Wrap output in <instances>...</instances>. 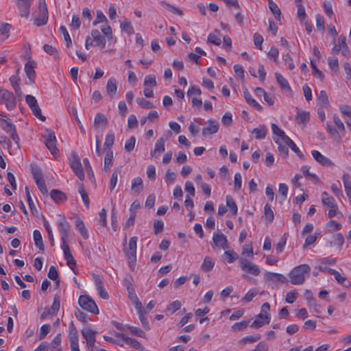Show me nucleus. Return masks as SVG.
Listing matches in <instances>:
<instances>
[{
  "mask_svg": "<svg viewBox=\"0 0 351 351\" xmlns=\"http://www.w3.org/2000/svg\"><path fill=\"white\" fill-rule=\"evenodd\" d=\"M297 7V16L300 21H303L306 18V14L305 12L304 7L302 3H298Z\"/></svg>",
  "mask_w": 351,
  "mask_h": 351,
  "instance_id": "obj_56",
  "label": "nucleus"
},
{
  "mask_svg": "<svg viewBox=\"0 0 351 351\" xmlns=\"http://www.w3.org/2000/svg\"><path fill=\"white\" fill-rule=\"evenodd\" d=\"M265 278L274 282H285L286 281V278L283 275L269 271L265 274Z\"/></svg>",
  "mask_w": 351,
  "mask_h": 351,
  "instance_id": "obj_30",
  "label": "nucleus"
},
{
  "mask_svg": "<svg viewBox=\"0 0 351 351\" xmlns=\"http://www.w3.org/2000/svg\"><path fill=\"white\" fill-rule=\"evenodd\" d=\"M25 71L29 80L32 82H34L35 78L34 63L32 62H28L25 66Z\"/></svg>",
  "mask_w": 351,
  "mask_h": 351,
  "instance_id": "obj_38",
  "label": "nucleus"
},
{
  "mask_svg": "<svg viewBox=\"0 0 351 351\" xmlns=\"http://www.w3.org/2000/svg\"><path fill=\"white\" fill-rule=\"evenodd\" d=\"M226 205L231 210L234 215H236L237 213L238 209L236 202L234 200V199L230 195H228L226 197Z\"/></svg>",
  "mask_w": 351,
  "mask_h": 351,
  "instance_id": "obj_50",
  "label": "nucleus"
},
{
  "mask_svg": "<svg viewBox=\"0 0 351 351\" xmlns=\"http://www.w3.org/2000/svg\"><path fill=\"white\" fill-rule=\"evenodd\" d=\"M25 195L27 197V203H28L29 209L34 215L37 216L38 215V212L36 208L35 204L33 202V200L31 197L30 193H29V189L27 186H25Z\"/></svg>",
  "mask_w": 351,
  "mask_h": 351,
  "instance_id": "obj_37",
  "label": "nucleus"
},
{
  "mask_svg": "<svg viewBox=\"0 0 351 351\" xmlns=\"http://www.w3.org/2000/svg\"><path fill=\"white\" fill-rule=\"evenodd\" d=\"M79 335L73 322L69 325V339L71 350H77L79 348Z\"/></svg>",
  "mask_w": 351,
  "mask_h": 351,
  "instance_id": "obj_16",
  "label": "nucleus"
},
{
  "mask_svg": "<svg viewBox=\"0 0 351 351\" xmlns=\"http://www.w3.org/2000/svg\"><path fill=\"white\" fill-rule=\"evenodd\" d=\"M261 336L259 334H256L255 335L247 336L239 341V345H245L247 343H252L258 341L261 339Z\"/></svg>",
  "mask_w": 351,
  "mask_h": 351,
  "instance_id": "obj_42",
  "label": "nucleus"
},
{
  "mask_svg": "<svg viewBox=\"0 0 351 351\" xmlns=\"http://www.w3.org/2000/svg\"><path fill=\"white\" fill-rule=\"evenodd\" d=\"M215 265V261L210 257L206 256L201 265V269L204 272L210 271Z\"/></svg>",
  "mask_w": 351,
  "mask_h": 351,
  "instance_id": "obj_34",
  "label": "nucleus"
},
{
  "mask_svg": "<svg viewBox=\"0 0 351 351\" xmlns=\"http://www.w3.org/2000/svg\"><path fill=\"white\" fill-rule=\"evenodd\" d=\"M69 164L77 178L80 180H84V173L80 158L75 154L72 155Z\"/></svg>",
  "mask_w": 351,
  "mask_h": 351,
  "instance_id": "obj_13",
  "label": "nucleus"
},
{
  "mask_svg": "<svg viewBox=\"0 0 351 351\" xmlns=\"http://www.w3.org/2000/svg\"><path fill=\"white\" fill-rule=\"evenodd\" d=\"M17 6L20 10V14L23 17L27 18L29 14L31 0H16Z\"/></svg>",
  "mask_w": 351,
  "mask_h": 351,
  "instance_id": "obj_22",
  "label": "nucleus"
},
{
  "mask_svg": "<svg viewBox=\"0 0 351 351\" xmlns=\"http://www.w3.org/2000/svg\"><path fill=\"white\" fill-rule=\"evenodd\" d=\"M75 225L77 229L80 231L81 234L84 239H87L88 237L87 230L85 228L84 223L82 221L77 219L75 221Z\"/></svg>",
  "mask_w": 351,
  "mask_h": 351,
  "instance_id": "obj_51",
  "label": "nucleus"
},
{
  "mask_svg": "<svg viewBox=\"0 0 351 351\" xmlns=\"http://www.w3.org/2000/svg\"><path fill=\"white\" fill-rule=\"evenodd\" d=\"M137 311H138V313L139 315V319L141 320V322L143 326L147 330H149V322H148V321L147 319V317H146V312H145V311L143 309V307H141V308H138Z\"/></svg>",
  "mask_w": 351,
  "mask_h": 351,
  "instance_id": "obj_43",
  "label": "nucleus"
},
{
  "mask_svg": "<svg viewBox=\"0 0 351 351\" xmlns=\"http://www.w3.org/2000/svg\"><path fill=\"white\" fill-rule=\"evenodd\" d=\"M136 143V138L134 136H131L126 141L125 144V149L128 152H131L134 149Z\"/></svg>",
  "mask_w": 351,
  "mask_h": 351,
  "instance_id": "obj_59",
  "label": "nucleus"
},
{
  "mask_svg": "<svg viewBox=\"0 0 351 351\" xmlns=\"http://www.w3.org/2000/svg\"><path fill=\"white\" fill-rule=\"evenodd\" d=\"M265 219L269 222H272L274 218L273 210L269 204H266L264 208Z\"/></svg>",
  "mask_w": 351,
  "mask_h": 351,
  "instance_id": "obj_61",
  "label": "nucleus"
},
{
  "mask_svg": "<svg viewBox=\"0 0 351 351\" xmlns=\"http://www.w3.org/2000/svg\"><path fill=\"white\" fill-rule=\"evenodd\" d=\"M290 139L291 138L285 134L284 131L282 132V134H280L277 136H274L275 143L278 145V152L285 158H287L289 154V149L287 147V144Z\"/></svg>",
  "mask_w": 351,
  "mask_h": 351,
  "instance_id": "obj_10",
  "label": "nucleus"
},
{
  "mask_svg": "<svg viewBox=\"0 0 351 351\" xmlns=\"http://www.w3.org/2000/svg\"><path fill=\"white\" fill-rule=\"evenodd\" d=\"M59 231L61 234V239H68L70 235V226L65 217H62L58 222Z\"/></svg>",
  "mask_w": 351,
  "mask_h": 351,
  "instance_id": "obj_17",
  "label": "nucleus"
},
{
  "mask_svg": "<svg viewBox=\"0 0 351 351\" xmlns=\"http://www.w3.org/2000/svg\"><path fill=\"white\" fill-rule=\"evenodd\" d=\"M117 80L114 77H110L107 82L106 92L109 95L110 97L112 99L117 92Z\"/></svg>",
  "mask_w": 351,
  "mask_h": 351,
  "instance_id": "obj_26",
  "label": "nucleus"
},
{
  "mask_svg": "<svg viewBox=\"0 0 351 351\" xmlns=\"http://www.w3.org/2000/svg\"><path fill=\"white\" fill-rule=\"evenodd\" d=\"M129 298L131 300L132 303L135 306L136 308H141L142 304L138 300L133 288L128 287Z\"/></svg>",
  "mask_w": 351,
  "mask_h": 351,
  "instance_id": "obj_36",
  "label": "nucleus"
},
{
  "mask_svg": "<svg viewBox=\"0 0 351 351\" xmlns=\"http://www.w3.org/2000/svg\"><path fill=\"white\" fill-rule=\"evenodd\" d=\"M60 31L64 36V40L66 43V47H70L72 45V40L68 31L66 30V28L64 26L62 25L60 27Z\"/></svg>",
  "mask_w": 351,
  "mask_h": 351,
  "instance_id": "obj_57",
  "label": "nucleus"
},
{
  "mask_svg": "<svg viewBox=\"0 0 351 351\" xmlns=\"http://www.w3.org/2000/svg\"><path fill=\"white\" fill-rule=\"evenodd\" d=\"M78 193L80 194L82 201L87 208L90 207V199L87 192L86 191L84 185L82 183L79 184Z\"/></svg>",
  "mask_w": 351,
  "mask_h": 351,
  "instance_id": "obj_35",
  "label": "nucleus"
},
{
  "mask_svg": "<svg viewBox=\"0 0 351 351\" xmlns=\"http://www.w3.org/2000/svg\"><path fill=\"white\" fill-rule=\"evenodd\" d=\"M243 95L245 101L248 104H250L251 106H252L258 111L262 110V106L255 99L252 98L251 94L248 92V90L246 88L243 91Z\"/></svg>",
  "mask_w": 351,
  "mask_h": 351,
  "instance_id": "obj_28",
  "label": "nucleus"
},
{
  "mask_svg": "<svg viewBox=\"0 0 351 351\" xmlns=\"http://www.w3.org/2000/svg\"><path fill=\"white\" fill-rule=\"evenodd\" d=\"M0 104H5L8 110H13L16 105L15 96L12 92L0 88Z\"/></svg>",
  "mask_w": 351,
  "mask_h": 351,
  "instance_id": "obj_8",
  "label": "nucleus"
},
{
  "mask_svg": "<svg viewBox=\"0 0 351 351\" xmlns=\"http://www.w3.org/2000/svg\"><path fill=\"white\" fill-rule=\"evenodd\" d=\"M96 332L93 331L90 328H84L82 330V336L86 339L87 346L89 348H93L96 341L95 338Z\"/></svg>",
  "mask_w": 351,
  "mask_h": 351,
  "instance_id": "obj_21",
  "label": "nucleus"
},
{
  "mask_svg": "<svg viewBox=\"0 0 351 351\" xmlns=\"http://www.w3.org/2000/svg\"><path fill=\"white\" fill-rule=\"evenodd\" d=\"M131 189L136 193H140L143 190V180L140 177H136L132 180Z\"/></svg>",
  "mask_w": 351,
  "mask_h": 351,
  "instance_id": "obj_33",
  "label": "nucleus"
},
{
  "mask_svg": "<svg viewBox=\"0 0 351 351\" xmlns=\"http://www.w3.org/2000/svg\"><path fill=\"white\" fill-rule=\"evenodd\" d=\"M45 138V144L51 154L56 156L58 155V149L56 147V138L53 131L50 130H46L45 134L43 136Z\"/></svg>",
  "mask_w": 351,
  "mask_h": 351,
  "instance_id": "obj_9",
  "label": "nucleus"
},
{
  "mask_svg": "<svg viewBox=\"0 0 351 351\" xmlns=\"http://www.w3.org/2000/svg\"><path fill=\"white\" fill-rule=\"evenodd\" d=\"M270 305L265 302L261 306V313L257 315L256 319L252 322L251 326L254 328H259L265 324H269L270 322V315L269 311Z\"/></svg>",
  "mask_w": 351,
  "mask_h": 351,
  "instance_id": "obj_3",
  "label": "nucleus"
},
{
  "mask_svg": "<svg viewBox=\"0 0 351 351\" xmlns=\"http://www.w3.org/2000/svg\"><path fill=\"white\" fill-rule=\"evenodd\" d=\"M51 199L57 204H62L66 201L67 197L64 193L57 189H53L50 192Z\"/></svg>",
  "mask_w": 351,
  "mask_h": 351,
  "instance_id": "obj_24",
  "label": "nucleus"
},
{
  "mask_svg": "<svg viewBox=\"0 0 351 351\" xmlns=\"http://www.w3.org/2000/svg\"><path fill=\"white\" fill-rule=\"evenodd\" d=\"M224 256L229 263H233L239 258L238 254L233 250L226 251L224 253Z\"/></svg>",
  "mask_w": 351,
  "mask_h": 351,
  "instance_id": "obj_55",
  "label": "nucleus"
},
{
  "mask_svg": "<svg viewBox=\"0 0 351 351\" xmlns=\"http://www.w3.org/2000/svg\"><path fill=\"white\" fill-rule=\"evenodd\" d=\"M301 171L309 180H311L315 182L319 181V178L315 173H311L309 172V167L308 166L302 167Z\"/></svg>",
  "mask_w": 351,
  "mask_h": 351,
  "instance_id": "obj_48",
  "label": "nucleus"
},
{
  "mask_svg": "<svg viewBox=\"0 0 351 351\" xmlns=\"http://www.w3.org/2000/svg\"><path fill=\"white\" fill-rule=\"evenodd\" d=\"M311 154L313 158L322 165L328 167L334 166V163L328 158L322 155L319 151L313 150Z\"/></svg>",
  "mask_w": 351,
  "mask_h": 351,
  "instance_id": "obj_18",
  "label": "nucleus"
},
{
  "mask_svg": "<svg viewBox=\"0 0 351 351\" xmlns=\"http://www.w3.org/2000/svg\"><path fill=\"white\" fill-rule=\"evenodd\" d=\"M162 5L169 12H172L173 14H178L179 16H182L183 15L182 11L181 10H180L179 8L175 7V6H173L172 5H170L169 3H166V2H162Z\"/></svg>",
  "mask_w": 351,
  "mask_h": 351,
  "instance_id": "obj_58",
  "label": "nucleus"
},
{
  "mask_svg": "<svg viewBox=\"0 0 351 351\" xmlns=\"http://www.w3.org/2000/svg\"><path fill=\"white\" fill-rule=\"evenodd\" d=\"M176 174L171 171V169H168L165 173V181L167 184H173L176 180Z\"/></svg>",
  "mask_w": 351,
  "mask_h": 351,
  "instance_id": "obj_62",
  "label": "nucleus"
},
{
  "mask_svg": "<svg viewBox=\"0 0 351 351\" xmlns=\"http://www.w3.org/2000/svg\"><path fill=\"white\" fill-rule=\"evenodd\" d=\"M181 307V303L178 300H175L171 302L166 309L167 312H170L171 314L174 313L176 311L179 310Z\"/></svg>",
  "mask_w": 351,
  "mask_h": 351,
  "instance_id": "obj_52",
  "label": "nucleus"
},
{
  "mask_svg": "<svg viewBox=\"0 0 351 351\" xmlns=\"http://www.w3.org/2000/svg\"><path fill=\"white\" fill-rule=\"evenodd\" d=\"M114 142V136L113 134H108L106 136L104 143V149H110Z\"/></svg>",
  "mask_w": 351,
  "mask_h": 351,
  "instance_id": "obj_60",
  "label": "nucleus"
},
{
  "mask_svg": "<svg viewBox=\"0 0 351 351\" xmlns=\"http://www.w3.org/2000/svg\"><path fill=\"white\" fill-rule=\"evenodd\" d=\"M91 36L97 46L100 47L101 49L105 47L106 38L101 35L100 32L97 29H93L91 31Z\"/></svg>",
  "mask_w": 351,
  "mask_h": 351,
  "instance_id": "obj_25",
  "label": "nucleus"
},
{
  "mask_svg": "<svg viewBox=\"0 0 351 351\" xmlns=\"http://www.w3.org/2000/svg\"><path fill=\"white\" fill-rule=\"evenodd\" d=\"M125 328L130 330V332L136 337H145V333L139 328L132 326L130 325L125 326Z\"/></svg>",
  "mask_w": 351,
  "mask_h": 351,
  "instance_id": "obj_46",
  "label": "nucleus"
},
{
  "mask_svg": "<svg viewBox=\"0 0 351 351\" xmlns=\"http://www.w3.org/2000/svg\"><path fill=\"white\" fill-rule=\"evenodd\" d=\"M310 271L311 267L308 265L303 264L295 267L289 273L290 282L293 285H302Z\"/></svg>",
  "mask_w": 351,
  "mask_h": 351,
  "instance_id": "obj_1",
  "label": "nucleus"
},
{
  "mask_svg": "<svg viewBox=\"0 0 351 351\" xmlns=\"http://www.w3.org/2000/svg\"><path fill=\"white\" fill-rule=\"evenodd\" d=\"M208 125L202 128L203 136H207L215 134L219 130V123L214 119H210L207 121Z\"/></svg>",
  "mask_w": 351,
  "mask_h": 351,
  "instance_id": "obj_20",
  "label": "nucleus"
},
{
  "mask_svg": "<svg viewBox=\"0 0 351 351\" xmlns=\"http://www.w3.org/2000/svg\"><path fill=\"white\" fill-rule=\"evenodd\" d=\"M156 85V77L154 75H148L145 76L144 80V86L155 87Z\"/></svg>",
  "mask_w": 351,
  "mask_h": 351,
  "instance_id": "obj_53",
  "label": "nucleus"
},
{
  "mask_svg": "<svg viewBox=\"0 0 351 351\" xmlns=\"http://www.w3.org/2000/svg\"><path fill=\"white\" fill-rule=\"evenodd\" d=\"M137 241V237H131L129 241L128 246L124 247V252L130 265H134L136 261Z\"/></svg>",
  "mask_w": 351,
  "mask_h": 351,
  "instance_id": "obj_7",
  "label": "nucleus"
},
{
  "mask_svg": "<svg viewBox=\"0 0 351 351\" xmlns=\"http://www.w3.org/2000/svg\"><path fill=\"white\" fill-rule=\"evenodd\" d=\"M275 76L277 80L278 84L280 86L281 89L283 90L285 92H291V88L289 86V82L280 73H276Z\"/></svg>",
  "mask_w": 351,
  "mask_h": 351,
  "instance_id": "obj_27",
  "label": "nucleus"
},
{
  "mask_svg": "<svg viewBox=\"0 0 351 351\" xmlns=\"http://www.w3.org/2000/svg\"><path fill=\"white\" fill-rule=\"evenodd\" d=\"M322 203L329 208L337 205L334 197L330 196L329 194L325 191L322 193Z\"/></svg>",
  "mask_w": 351,
  "mask_h": 351,
  "instance_id": "obj_29",
  "label": "nucleus"
},
{
  "mask_svg": "<svg viewBox=\"0 0 351 351\" xmlns=\"http://www.w3.org/2000/svg\"><path fill=\"white\" fill-rule=\"evenodd\" d=\"M114 335L122 339L126 344L130 345L136 350L144 351V347L136 339L125 337L123 334L119 332H114Z\"/></svg>",
  "mask_w": 351,
  "mask_h": 351,
  "instance_id": "obj_19",
  "label": "nucleus"
},
{
  "mask_svg": "<svg viewBox=\"0 0 351 351\" xmlns=\"http://www.w3.org/2000/svg\"><path fill=\"white\" fill-rule=\"evenodd\" d=\"M269 8L272 14H274V16H275V18L277 19H280L281 12L278 5H276V3H275L274 2H270V3L269 4Z\"/></svg>",
  "mask_w": 351,
  "mask_h": 351,
  "instance_id": "obj_54",
  "label": "nucleus"
},
{
  "mask_svg": "<svg viewBox=\"0 0 351 351\" xmlns=\"http://www.w3.org/2000/svg\"><path fill=\"white\" fill-rule=\"evenodd\" d=\"M78 304L85 311L95 315L99 314V308L95 302L90 296L87 295H80Z\"/></svg>",
  "mask_w": 351,
  "mask_h": 351,
  "instance_id": "obj_6",
  "label": "nucleus"
},
{
  "mask_svg": "<svg viewBox=\"0 0 351 351\" xmlns=\"http://www.w3.org/2000/svg\"><path fill=\"white\" fill-rule=\"evenodd\" d=\"M113 152L111 149H108L104 157V163L103 170L108 171L112 165Z\"/></svg>",
  "mask_w": 351,
  "mask_h": 351,
  "instance_id": "obj_32",
  "label": "nucleus"
},
{
  "mask_svg": "<svg viewBox=\"0 0 351 351\" xmlns=\"http://www.w3.org/2000/svg\"><path fill=\"white\" fill-rule=\"evenodd\" d=\"M252 133L255 135L257 139L265 138L267 134L266 127L261 125L258 128H254Z\"/></svg>",
  "mask_w": 351,
  "mask_h": 351,
  "instance_id": "obj_40",
  "label": "nucleus"
},
{
  "mask_svg": "<svg viewBox=\"0 0 351 351\" xmlns=\"http://www.w3.org/2000/svg\"><path fill=\"white\" fill-rule=\"evenodd\" d=\"M108 124V119L104 114L98 113L96 114L94 120V125L95 127H101L105 128Z\"/></svg>",
  "mask_w": 351,
  "mask_h": 351,
  "instance_id": "obj_31",
  "label": "nucleus"
},
{
  "mask_svg": "<svg viewBox=\"0 0 351 351\" xmlns=\"http://www.w3.org/2000/svg\"><path fill=\"white\" fill-rule=\"evenodd\" d=\"M39 16L35 19L34 23L37 26H42L47 23L48 20V11L45 0H39Z\"/></svg>",
  "mask_w": 351,
  "mask_h": 351,
  "instance_id": "obj_14",
  "label": "nucleus"
},
{
  "mask_svg": "<svg viewBox=\"0 0 351 351\" xmlns=\"http://www.w3.org/2000/svg\"><path fill=\"white\" fill-rule=\"evenodd\" d=\"M165 139L163 137L160 138L155 145L154 150H152L150 155L152 157H158L161 153L164 152Z\"/></svg>",
  "mask_w": 351,
  "mask_h": 351,
  "instance_id": "obj_23",
  "label": "nucleus"
},
{
  "mask_svg": "<svg viewBox=\"0 0 351 351\" xmlns=\"http://www.w3.org/2000/svg\"><path fill=\"white\" fill-rule=\"evenodd\" d=\"M333 121L337 128H335L330 122H327L326 128V131L335 141H341V134H344L346 132L345 126L339 117L335 114L333 115Z\"/></svg>",
  "mask_w": 351,
  "mask_h": 351,
  "instance_id": "obj_2",
  "label": "nucleus"
},
{
  "mask_svg": "<svg viewBox=\"0 0 351 351\" xmlns=\"http://www.w3.org/2000/svg\"><path fill=\"white\" fill-rule=\"evenodd\" d=\"M31 171L33 176V178L35 182L43 194H47L48 193L47 188L45 184V180L43 178V174L40 169L35 165H31Z\"/></svg>",
  "mask_w": 351,
  "mask_h": 351,
  "instance_id": "obj_5",
  "label": "nucleus"
},
{
  "mask_svg": "<svg viewBox=\"0 0 351 351\" xmlns=\"http://www.w3.org/2000/svg\"><path fill=\"white\" fill-rule=\"evenodd\" d=\"M318 101L322 107H328L329 106V101L328 95L324 90H321L318 95Z\"/></svg>",
  "mask_w": 351,
  "mask_h": 351,
  "instance_id": "obj_45",
  "label": "nucleus"
},
{
  "mask_svg": "<svg viewBox=\"0 0 351 351\" xmlns=\"http://www.w3.org/2000/svg\"><path fill=\"white\" fill-rule=\"evenodd\" d=\"M61 334H58L51 343L43 342L34 351H62Z\"/></svg>",
  "mask_w": 351,
  "mask_h": 351,
  "instance_id": "obj_4",
  "label": "nucleus"
},
{
  "mask_svg": "<svg viewBox=\"0 0 351 351\" xmlns=\"http://www.w3.org/2000/svg\"><path fill=\"white\" fill-rule=\"evenodd\" d=\"M278 193L282 200H285L288 193V186L284 183H280L278 187Z\"/></svg>",
  "mask_w": 351,
  "mask_h": 351,
  "instance_id": "obj_63",
  "label": "nucleus"
},
{
  "mask_svg": "<svg viewBox=\"0 0 351 351\" xmlns=\"http://www.w3.org/2000/svg\"><path fill=\"white\" fill-rule=\"evenodd\" d=\"M33 238L35 245L41 250H44L45 246L43 242V238L39 230H35L33 232Z\"/></svg>",
  "mask_w": 351,
  "mask_h": 351,
  "instance_id": "obj_39",
  "label": "nucleus"
},
{
  "mask_svg": "<svg viewBox=\"0 0 351 351\" xmlns=\"http://www.w3.org/2000/svg\"><path fill=\"white\" fill-rule=\"evenodd\" d=\"M211 246L213 249L222 248L223 250H227L229 248L228 241L226 237L220 232L213 233Z\"/></svg>",
  "mask_w": 351,
  "mask_h": 351,
  "instance_id": "obj_11",
  "label": "nucleus"
},
{
  "mask_svg": "<svg viewBox=\"0 0 351 351\" xmlns=\"http://www.w3.org/2000/svg\"><path fill=\"white\" fill-rule=\"evenodd\" d=\"M0 125L7 133L15 128L14 125L9 119H0Z\"/></svg>",
  "mask_w": 351,
  "mask_h": 351,
  "instance_id": "obj_47",
  "label": "nucleus"
},
{
  "mask_svg": "<svg viewBox=\"0 0 351 351\" xmlns=\"http://www.w3.org/2000/svg\"><path fill=\"white\" fill-rule=\"evenodd\" d=\"M333 241L330 244L338 246L339 249L341 250L344 243V238L341 233H337L332 237Z\"/></svg>",
  "mask_w": 351,
  "mask_h": 351,
  "instance_id": "obj_44",
  "label": "nucleus"
},
{
  "mask_svg": "<svg viewBox=\"0 0 351 351\" xmlns=\"http://www.w3.org/2000/svg\"><path fill=\"white\" fill-rule=\"evenodd\" d=\"M310 114L308 112L299 110L296 116V121L300 124H304L308 121Z\"/></svg>",
  "mask_w": 351,
  "mask_h": 351,
  "instance_id": "obj_41",
  "label": "nucleus"
},
{
  "mask_svg": "<svg viewBox=\"0 0 351 351\" xmlns=\"http://www.w3.org/2000/svg\"><path fill=\"white\" fill-rule=\"evenodd\" d=\"M121 30L126 32L129 35H132L134 33V28L129 21H125L121 23Z\"/></svg>",
  "mask_w": 351,
  "mask_h": 351,
  "instance_id": "obj_49",
  "label": "nucleus"
},
{
  "mask_svg": "<svg viewBox=\"0 0 351 351\" xmlns=\"http://www.w3.org/2000/svg\"><path fill=\"white\" fill-rule=\"evenodd\" d=\"M239 263L241 268L243 271L250 274L253 276L259 275L261 271L256 265L245 258H241Z\"/></svg>",
  "mask_w": 351,
  "mask_h": 351,
  "instance_id": "obj_15",
  "label": "nucleus"
},
{
  "mask_svg": "<svg viewBox=\"0 0 351 351\" xmlns=\"http://www.w3.org/2000/svg\"><path fill=\"white\" fill-rule=\"evenodd\" d=\"M25 101L28 106L31 108L34 115L40 119L41 121H45L46 118L41 113V109L40 108L36 99L31 95H27L25 97Z\"/></svg>",
  "mask_w": 351,
  "mask_h": 351,
  "instance_id": "obj_12",
  "label": "nucleus"
},
{
  "mask_svg": "<svg viewBox=\"0 0 351 351\" xmlns=\"http://www.w3.org/2000/svg\"><path fill=\"white\" fill-rule=\"evenodd\" d=\"M43 49L47 53L53 56L56 59H58L57 49L55 47L46 44L43 46Z\"/></svg>",
  "mask_w": 351,
  "mask_h": 351,
  "instance_id": "obj_64",
  "label": "nucleus"
}]
</instances>
